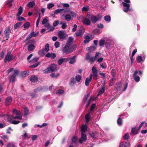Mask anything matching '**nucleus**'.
Segmentation results:
<instances>
[{
    "label": "nucleus",
    "mask_w": 147,
    "mask_h": 147,
    "mask_svg": "<svg viewBox=\"0 0 147 147\" xmlns=\"http://www.w3.org/2000/svg\"><path fill=\"white\" fill-rule=\"evenodd\" d=\"M13 115H15L16 116L14 117L13 115L8 116L7 119L8 121L12 124H17L20 122L19 121H16L14 119H19L20 120L22 119V112L18 111L17 110L14 109L13 111Z\"/></svg>",
    "instance_id": "obj_1"
},
{
    "label": "nucleus",
    "mask_w": 147,
    "mask_h": 147,
    "mask_svg": "<svg viewBox=\"0 0 147 147\" xmlns=\"http://www.w3.org/2000/svg\"><path fill=\"white\" fill-rule=\"evenodd\" d=\"M76 48V46L74 45L70 47V45L66 44L63 48L62 51L63 53L68 54L74 51Z\"/></svg>",
    "instance_id": "obj_2"
},
{
    "label": "nucleus",
    "mask_w": 147,
    "mask_h": 147,
    "mask_svg": "<svg viewBox=\"0 0 147 147\" xmlns=\"http://www.w3.org/2000/svg\"><path fill=\"white\" fill-rule=\"evenodd\" d=\"M57 65L55 64H51L49 67L43 70L44 74H48L55 71L57 70Z\"/></svg>",
    "instance_id": "obj_3"
},
{
    "label": "nucleus",
    "mask_w": 147,
    "mask_h": 147,
    "mask_svg": "<svg viewBox=\"0 0 147 147\" xmlns=\"http://www.w3.org/2000/svg\"><path fill=\"white\" fill-rule=\"evenodd\" d=\"M87 17L90 19V21L94 24L96 23L101 18V17L99 15L96 16L90 15L89 13H88Z\"/></svg>",
    "instance_id": "obj_4"
},
{
    "label": "nucleus",
    "mask_w": 147,
    "mask_h": 147,
    "mask_svg": "<svg viewBox=\"0 0 147 147\" xmlns=\"http://www.w3.org/2000/svg\"><path fill=\"white\" fill-rule=\"evenodd\" d=\"M15 57L11 54V52L8 51L4 59V62H10L14 59Z\"/></svg>",
    "instance_id": "obj_5"
},
{
    "label": "nucleus",
    "mask_w": 147,
    "mask_h": 147,
    "mask_svg": "<svg viewBox=\"0 0 147 147\" xmlns=\"http://www.w3.org/2000/svg\"><path fill=\"white\" fill-rule=\"evenodd\" d=\"M122 4L124 6L123 10L124 12H127L129 11H133L132 9H130L129 4L123 2H122Z\"/></svg>",
    "instance_id": "obj_6"
},
{
    "label": "nucleus",
    "mask_w": 147,
    "mask_h": 147,
    "mask_svg": "<svg viewBox=\"0 0 147 147\" xmlns=\"http://www.w3.org/2000/svg\"><path fill=\"white\" fill-rule=\"evenodd\" d=\"M86 59L89 61L90 63L92 64L95 61L94 57L91 56L89 53H88L86 55Z\"/></svg>",
    "instance_id": "obj_7"
},
{
    "label": "nucleus",
    "mask_w": 147,
    "mask_h": 147,
    "mask_svg": "<svg viewBox=\"0 0 147 147\" xmlns=\"http://www.w3.org/2000/svg\"><path fill=\"white\" fill-rule=\"evenodd\" d=\"M58 35L59 37L63 40L65 39L66 37L67 36V34L65 33V31L62 30L59 31Z\"/></svg>",
    "instance_id": "obj_8"
},
{
    "label": "nucleus",
    "mask_w": 147,
    "mask_h": 147,
    "mask_svg": "<svg viewBox=\"0 0 147 147\" xmlns=\"http://www.w3.org/2000/svg\"><path fill=\"white\" fill-rule=\"evenodd\" d=\"M84 31L85 30L84 28H81L78 31L75 32V34L76 35V36H82L84 34Z\"/></svg>",
    "instance_id": "obj_9"
},
{
    "label": "nucleus",
    "mask_w": 147,
    "mask_h": 147,
    "mask_svg": "<svg viewBox=\"0 0 147 147\" xmlns=\"http://www.w3.org/2000/svg\"><path fill=\"white\" fill-rule=\"evenodd\" d=\"M87 140L86 135L85 133H81V137L79 140V142L82 144Z\"/></svg>",
    "instance_id": "obj_10"
},
{
    "label": "nucleus",
    "mask_w": 147,
    "mask_h": 147,
    "mask_svg": "<svg viewBox=\"0 0 147 147\" xmlns=\"http://www.w3.org/2000/svg\"><path fill=\"white\" fill-rule=\"evenodd\" d=\"M12 100V98L11 97H8L5 100V105L6 106L9 105Z\"/></svg>",
    "instance_id": "obj_11"
},
{
    "label": "nucleus",
    "mask_w": 147,
    "mask_h": 147,
    "mask_svg": "<svg viewBox=\"0 0 147 147\" xmlns=\"http://www.w3.org/2000/svg\"><path fill=\"white\" fill-rule=\"evenodd\" d=\"M138 73V71H136L133 75V77L134 78V80L136 82H139L140 79L139 76L137 75Z\"/></svg>",
    "instance_id": "obj_12"
},
{
    "label": "nucleus",
    "mask_w": 147,
    "mask_h": 147,
    "mask_svg": "<svg viewBox=\"0 0 147 147\" xmlns=\"http://www.w3.org/2000/svg\"><path fill=\"white\" fill-rule=\"evenodd\" d=\"M92 75H90L89 78H87L85 81V84L86 86H88L89 83L91 82L92 79Z\"/></svg>",
    "instance_id": "obj_13"
},
{
    "label": "nucleus",
    "mask_w": 147,
    "mask_h": 147,
    "mask_svg": "<svg viewBox=\"0 0 147 147\" xmlns=\"http://www.w3.org/2000/svg\"><path fill=\"white\" fill-rule=\"evenodd\" d=\"M89 19V18L87 17V15L86 16V18L85 19H84L82 21L83 23L84 24L87 26H89V25H90V24H91V22Z\"/></svg>",
    "instance_id": "obj_14"
},
{
    "label": "nucleus",
    "mask_w": 147,
    "mask_h": 147,
    "mask_svg": "<svg viewBox=\"0 0 147 147\" xmlns=\"http://www.w3.org/2000/svg\"><path fill=\"white\" fill-rule=\"evenodd\" d=\"M129 145V142H123L120 143L119 147H127Z\"/></svg>",
    "instance_id": "obj_15"
},
{
    "label": "nucleus",
    "mask_w": 147,
    "mask_h": 147,
    "mask_svg": "<svg viewBox=\"0 0 147 147\" xmlns=\"http://www.w3.org/2000/svg\"><path fill=\"white\" fill-rule=\"evenodd\" d=\"M45 56L48 58H51V59H54L56 57V55L55 53H48L45 55Z\"/></svg>",
    "instance_id": "obj_16"
},
{
    "label": "nucleus",
    "mask_w": 147,
    "mask_h": 147,
    "mask_svg": "<svg viewBox=\"0 0 147 147\" xmlns=\"http://www.w3.org/2000/svg\"><path fill=\"white\" fill-rule=\"evenodd\" d=\"M76 56L72 57H69L70 58V61L69 62V63L70 64H73L76 62Z\"/></svg>",
    "instance_id": "obj_17"
},
{
    "label": "nucleus",
    "mask_w": 147,
    "mask_h": 147,
    "mask_svg": "<svg viewBox=\"0 0 147 147\" xmlns=\"http://www.w3.org/2000/svg\"><path fill=\"white\" fill-rule=\"evenodd\" d=\"M10 32V29L9 27H7L4 31L5 35L7 38H9V35Z\"/></svg>",
    "instance_id": "obj_18"
},
{
    "label": "nucleus",
    "mask_w": 147,
    "mask_h": 147,
    "mask_svg": "<svg viewBox=\"0 0 147 147\" xmlns=\"http://www.w3.org/2000/svg\"><path fill=\"white\" fill-rule=\"evenodd\" d=\"M96 48V45H94L93 46L87 48L86 49V50L89 52H92L94 51Z\"/></svg>",
    "instance_id": "obj_19"
},
{
    "label": "nucleus",
    "mask_w": 147,
    "mask_h": 147,
    "mask_svg": "<svg viewBox=\"0 0 147 147\" xmlns=\"http://www.w3.org/2000/svg\"><path fill=\"white\" fill-rule=\"evenodd\" d=\"M62 16L67 21H70L72 17V16L70 15V14H67L65 15H63Z\"/></svg>",
    "instance_id": "obj_20"
},
{
    "label": "nucleus",
    "mask_w": 147,
    "mask_h": 147,
    "mask_svg": "<svg viewBox=\"0 0 147 147\" xmlns=\"http://www.w3.org/2000/svg\"><path fill=\"white\" fill-rule=\"evenodd\" d=\"M76 83L74 77L71 78L69 82V85L71 86H74V84Z\"/></svg>",
    "instance_id": "obj_21"
},
{
    "label": "nucleus",
    "mask_w": 147,
    "mask_h": 147,
    "mask_svg": "<svg viewBox=\"0 0 147 147\" xmlns=\"http://www.w3.org/2000/svg\"><path fill=\"white\" fill-rule=\"evenodd\" d=\"M46 27H47L49 31H52L54 29L53 27L52 26H50V24H47Z\"/></svg>",
    "instance_id": "obj_22"
},
{
    "label": "nucleus",
    "mask_w": 147,
    "mask_h": 147,
    "mask_svg": "<svg viewBox=\"0 0 147 147\" xmlns=\"http://www.w3.org/2000/svg\"><path fill=\"white\" fill-rule=\"evenodd\" d=\"M67 14H70V15L72 16V17H76V13L69 9H68Z\"/></svg>",
    "instance_id": "obj_23"
},
{
    "label": "nucleus",
    "mask_w": 147,
    "mask_h": 147,
    "mask_svg": "<svg viewBox=\"0 0 147 147\" xmlns=\"http://www.w3.org/2000/svg\"><path fill=\"white\" fill-rule=\"evenodd\" d=\"M87 126L86 125H83L82 127L81 130V133H85V132L87 130Z\"/></svg>",
    "instance_id": "obj_24"
},
{
    "label": "nucleus",
    "mask_w": 147,
    "mask_h": 147,
    "mask_svg": "<svg viewBox=\"0 0 147 147\" xmlns=\"http://www.w3.org/2000/svg\"><path fill=\"white\" fill-rule=\"evenodd\" d=\"M47 17H46L44 18L42 21V25H44L46 27V25L47 24H49L48 22V20L47 19Z\"/></svg>",
    "instance_id": "obj_25"
},
{
    "label": "nucleus",
    "mask_w": 147,
    "mask_h": 147,
    "mask_svg": "<svg viewBox=\"0 0 147 147\" xmlns=\"http://www.w3.org/2000/svg\"><path fill=\"white\" fill-rule=\"evenodd\" d=\"M105 90V85L102 87L101 89L99 91L98 94H97V96H99L100 94H102L104 92Z\"/></svg>",
    "instance_id": "obj_26"
},
{
    "label": "nucleus",
    "mask_w": 147,
    "mask_h": 147,
    "mask_svg": "<svg viewBox=\"0 0 147 147\" xmlns=\"http://www.w3.org/2000/svg\"><path fill=\"white\" fill-rule=\"evenodd\" d=\"M22 23L21 22H18L16 23L14 26V28L15 29H18L22 25Z\"/></svg>",
    "instance_id": "obj_27"
},
{
    "label": "nucleus",
    "mask_w": 147,
    "mask_h": 147,
    "mask_svg": "<svg viewBox=\"0 0 147 147\" xmlns=\"http://www.w3.org/2000/svg\"><path fill=\"white\" fill-rule=\"evenodd\" d=\"M23 10L21 6H20L18 10V12L17 14V16H19L23 12Z\"/></svg>",
    "instance_id": "obj_28"
},
{
    "label": "nucleus",
    "mask_w": 147,
    "mask_h": 147,
    "mask_svg": "<svg viewBox=\"0 0 147 147\" xmlns=\"http://www.w3.org/2000/svg\"><path fill=\"white\" fill-rule=\"evenodd\" d=\"M35 48V46L33 44H31L28 45V49L29 51H32Z\"/></svg>",
    "instance_id": "obj_29"
},
{
    "label": "nucleus",
    "mask_w": 147,
    "mask_h": 147,
    "mask_svg": "<svg viewBox=\"0 0 147 147\" xmlns=\"http://www.w3.org/2000/svg\"><path fill=\"white\" fill-rule=\"evenodd\" d=\"M37 77L35 76H32L30 78V80L32 82L37 81Z\"/></svg>",
    "instance_id": "obj_30"
},
{
    "label": "nucleus",
    "mask_w": 147,
    "mask_h": 147,
    "mask_svg": "<svg viewBox=\"0 0 147 147\" xmlns=\"http://www.w3.org/2000/svg\"><path fill=\"white\" fill-rule=\"evenodd\" d=\"M74 39L72 37H69L67 40L66 44L70 45L71 44L72 42L73 41Z\"/></svg>",
    "instance_id": "obj_31"
},
{
    "label": "nucleus",
    "mask_w": 147,
    "mask_h": 147,
    "mask_svg": "<svg viewBox=\"0 0 147 147\" xmlns=\"http://www.w3.org/2000/svg\"><path fill=\"white\" fill-rule=\"evenodd\" d=\"M27 5L30 8L32 7L35 6V3L34 1L30 2L27 4Z\"/></svg>",
    "instance_id": "obj_32"
},
{
    "label": "nucleus",
    "mask_w": 147,
    "mask_h": 147,
    "mask_svg": "<svg viewBox=\"0 0 147 147\" xmlns=\"http://www.w3.org/2000/svg\"><path fill=\"white\" fill-rule=\"evenodd\" d=\"M104 19L105 21L108 22H110L111 20V17L109 15H107L105 16L104 18Z\"/></svg>",
    "instance_id": "obj_33"
},
{
    "label": "nucleus",
    "mask_w": 147,
    "mask_h": 147,
    "mask_svg": "<svg viewBox=\"0 0 147 147\" xmlns=\"http://www.w3.org/2000/svg\"><path fill=\"white\" fill-rule=\"evenodd\" d=\"M85 40H84V43L86 44L88 43L90 40V37L88 36H86L85 37Z\"/></svg>",
    "instance_id": "obj_34"
},
{
    "label": "nucleus",
    "mask_w": 147,
    "mask_h": 147,
    "mask_svg": "<svg viewBox=\"0 0 147 147\" xmlns=\"http://www.w3.org/2000/svg\"><path fill=\"white\" fill-rule=\"evenodd\" d=\"M15 76L14 75H11L10 76V82H13L15 80Z\"/></svg>",
    "instance_id": "obj_35"
},
{
    "label": "nucleus",
    "mask_w": 147,
    "mask_h": 147,
    "mask_svg": "<svg viewBox=\"0 0 147 147\" xmlns=\"http://www.w3.org/2000/svg\"><path fill=\"white\" fill-rule=\"evenodd\" d=\"M92 74H90L92 75V77H93L94 80H96L98 77V72L92 73Z\"/></svg>",
    "instance_id": "obj_36"
},
{
    "label": "nucleus",
    "mask_w": 147,
    "mask_h": 147,
    "mask_svg": "<svg viewBox=\"0 0 147 147\" xmlns=\"http://www.w3.org/2000/svg\"><path fill=\"white\" fill-rule=\"evenodd\" d=\"M40 63V62H38L36 63L33 65H30V67L31 68H34L38 66V65H39Z\"/></svg>",
    "instance_id": "obj_37"
},
{
    "label": "nucleus",
    "mask_w": 147,
    "mask_h": 147,
    "mask_svg": "<svg viewBox=\"0 0 147 147\" xmlns=\"http://www.w3.org/2000/svg\"><path fill=\"white\" fill-rule=\"evenodd\" d=\"M90 118V114L89 113L86 114L85 116V119L87 123H88Z\"/></svg>",
    "instance_id": "obj_38"
},
{
    "label": "nucleus",
    "mask_w": 147,
    "mask_h": 147,
    "mask_svg": "<svg viewBox=\"0 0 147 147\" xmlns=\"http://www.w3.org/2000/svg\"><path fill=\"white\" fill-rule=\"evenodd\" d=\"M105 40L101 39L99 42V45L100 46H102L104 45L105 42Z\"/></svg>",
    "instance_id": "obj_39"
},
{
    "label": "nucleus",
    "mask_w": 147,
    "mask_h": 147,
    "mask_svg": "<svg viewBox=\"0 0 147 147\" xmlns=\"http://www.w3.org/2000/svg\"><path fill=\"white\" fill-rule=\"evenodd\" d=\"M29 75V71H24L22 73V77H24L28 76Z\"/></svg>",
    "instance_id": "obj_40"
},
{
    "label": "nucleus",
    "mask_w": 147,
    "mask_h": 147,
    "mask_svg": "<svg viewBox=\"0 0 147 147\" xmlns=\"http://www.w3.org/2000/svg\"><path fill=\"white\" fill-rule=\"evenodd\" d=\"M6 147H16L15 144L12 142L8 143Z\"/></svg>",
    "instance_id": "obj_41"
},
{
    "label": "nucleus",
    "mask_w": 147,
    "mask_h": 147,
    "mask_svg": "<svg viewBox=\"0 0 147 147\" xmlns=\"http://www.w3.org/2000/svg\"><path fill=\"white\" fill-rule=\"evenodd\" d=\"M93 32L94 33L96 34H98L100 33V30L97 28L94 29Z\"/></svg>",
    "instance_id": "obj_42"
},
{
    "label": "nucleus",
    "mask_w": 147,
    "mask_h": 147,
    "mask_svg": "<svg viewBox=\"0 0 147 147\" xmlns=\"http://www.w3.org/2000/svg\"><path fill=\"white\" fill-rule=\"evenodd\" d=\"M63 62H64L63 58H60L58 61V63L59 65H60L62 64Z\"/></svg>",
    "instance_id": "obj_43"
},
{
    "label": "nucleus",
    "mask_w": 147,
    "mask_h": 147,
    "mask_svg": "<svg viewBox=\"0 0 147 147\" xmlns=\"http://www.w3.org/2000/svg\"><path fill=\"white\" fill-rule=\"evenodd\" d=\"M54 6V4L52 3L48 4L47 5V7L48 9L51 8Z\"/></svg>",
    "instance_id": "obj_44"
},
{
    "label": "nucleus",
    "mask_w": 147,
    "mask_h": 147,
    "mask_svg": "<svg viewBox=\"0 0 147 147\" xmlns=\"http://www.w3.org/2000/svg\"><path fill=\"white\" fill-rule=\"evenodd\" d=\"M118 124L119 125H121L122 124V120L121 117H119L117 121Z\"/></svg>",
    "instance_id": "obj_45"
},
{
    "label": "nucleus",
    "mask_w": 147,
    "mask_h": 147,
    "mask_svg": "<svg viewBox=\"0 0 147 147\" xmlns=\"http://www.w3.org/2000/svg\"><path fill=\"white\" fill-rule=\"evenodd\" d=\"M121 84L120 82H118L115 86V87L116 88V89L118 90L119 88H121Z\"/></svg>",
    "instance_id": "obj_46"
},
{
    "label": "nucleus",
    "mask_w": 147,
    "mask_h": 147,
    "mask_svg": "<svg viewBox=\"0 0 147 147\" xmlns=\"http://www.w3.org/2000/svg\"><path fill=\"white\" fill-rule=\"evenodd\" d=\"M100 67L102 69H105L107 68V65L105 63H103L100 64Z\"/></svg>",
    "instance_id": "obj_47"
},
{
    "label": "nucleus",
    "mask_w": 147,
    "mask_h": 147,
    "mask_svg": "<svg viewBox=\"0 0 147 147\" xmlns=\"http://www.w3.org/2000/svg\"><path fill=\"white\" fill-rule=\"evenodd\" d=\"M131 131L132 133L134 135L138 133L137 131L136 128L135 127L133 128L132 129Z\"/></svg>",
    "instance_id": "obj_48"
},
{
    "label": "nucleus",
    "mask_w": 147,
    "mask_h": 147,
    "mask_svg": "<svg viewBox=\"0 0 147 147\" xmlns=\"http://www.w3.org/2000/svg\"><path fill=\"white\" fill-rule=\"evenodd\" d=\"M30 24L28 22H27L24 24V27L25 28H28L30 27Z\"/></svg>",
    "instance_id": "obj_49"
},
{
    "label": "nucleus",
    "mask_w": 147,
    "mask_h": 147,
    "mask_svg": "<svg viewBox=\"0 0 147 147\" xmlns=\"http://www.w3.org/2000/svg\"><path fill=\"white\" fill-rule=\"evenodd\" d=\"M81 79V76L78 75L76 77V81L78 82H79L80 81Z\"/></svg>",
    "instance_id": "obj_50"
},
{
    "label": "nucleus",
    "mask_w": 147,
    "mask_h": 147,
    "mask_svg": "<svg viewBox=\"0 0 147 147\" xmlns=\"http://www.w3.org/2000/svg\"><path fill=\"white\" fill-rule=\"evenodd\" d=\"M1 138L7 141L8 140V138L7 135H4L1 136Z\"/></svg>",
    "instance_id": "obj_51"
},
{
    "label": "nucleus",
    "mask_w": 147,
    "mask_h": 147,
    "mask_svg": "<svg viewBox=\"0 0 147 147\" xmlns=\"http://www.w3.org/2000/svg\"><path fill=\"white\" fill-rule=\"evenodd\" d=\"M24 115H26L28 114L29 110L26 107H24Z\"/></svg>",
    "instance_id": "obj_52"
},
{
    "label": "nucleus",
    "mask_w": 147,
    "mask_h": 147,
    "mask_svg": "<svg viewBox=\"0 0 147 147\" xmlns=\"http://www.w3.org/2000/svg\"><path fill=\"white\" fill-rule=\"evenodd\" d=\"M92 73L98 72V70L95 66H93L92 69Z\"/></svg>",
    "instance_id": "obj_53"
},
{
    "label": "nucleus",
    "mask_w": 147,
    "mask_h": 147,
    "mask_svg": "<svg viewBox=\"0 0 147 147\" xmlns=\"http://www.w3.org/2000/svg\"><path fill=\"white\" fill-rule=\"evenodd\" d=\"M62 9H58L57 10H56L55 11L54 13L55 14H57L58 13H60L61 14H62L61 13V10Z\"/></svg>",
    "instance_id": "obj_54"
},
{
    "label": "nucleus",
    "mask_w": 147,
    "mask_h": 147,
    "mask_svg": "<svg viewBox=\"0 0 147 147\" xmlns=\"http://www.w3.org/2000/svg\"><path fill=\"white\" fill-rule=\"evenodd\" d=\"M89 9V7L88 6H84L82 8V11H88Z\"/></svg>",
    "instance_id": "obj_55"
},
{
    "label": "nucleus",
    "mask_w": 147,
    "mask_h": 147,
    "mask_svg": "<svg viewBox=\"0 0 147 147\" xmlns=\"http://www.w3.org/2000/svg\"><path fill=\"white\" fill-rule=\"evenodd\" d=\"M45 51L47 52L49 51V45L48 44H47L46 45L45 47Z\"/></svg>",
    "instance_id": "obj_56"
},
{
    "label": "nucleus",
    "mask_w": 147,
    "mask_h": 147,
    "mask_svg": "<svg viewBox=\"0 0 147 147\" xmlns=\"http://www.w3.org/2000/svg\"><path fill=\"white\" fill-rule=\"evenodd\" d=\"M50 76L52 78H57L58 76H59V74L56 75L55 73H53L51 74Z\"/></svg>",
    "instance_id": "obj_57"
},
{
    "label": "nucleus",
    "mask_w": 147,
    "mask_h": 147,
    "mask_svg": "<svg viewBox=\"0 0 147 147\" xmlns=\"http://www.w3.org/2000/svg\"><path fill=\"white\" fill-rule=\"evenodd\" d=\"M59 24V21L57 20L55 21L53 23V27H56Z\"/></svg>",
    "instance_id": "obj_58"
},
{
    "label": "nucleus",
    "mask_w": 147,
    "mask_h": 147,
    "mask_svg": "<svg viewBox=\"0 0 147 147\" xmlns=\"http://www.w3.org/2000/svg\"><path fill=\"white\" fill-rule=\"evenodd\" d=\"M64 93L63 90H58V92H57V94H61Z\"/></svg>",
    "instance_id": "obj_59"
},
{
    "label": "nucleus",
    "mask_w": 147,
    "mask_h": 147,
    "mask_svg": "<svg viewBox=\"0 0 147 147\" xmlns=\"http://www.w3.org/2000/svg\"><path fill=\"white\" fill-rule=\"evenodd\" d=\"M22 139L24 140L25 139H28V137L27 134L26 133L22 135Z\"/></svg>",
    "instance_id": "obj_60"
},
{
    "label": "nucleus",
    "mask_w": 147,
    "mask_h": 147,
    "mask_svg": "<svg viewBox=\"0 0 147 147\" xmlns=\"http://www.w3.org/2000/svg\"><path fill=\"white\" fill-rule=\"evenodd\" d=\"M137 60L138 63H140L142 60V57L141 56H138L137 58Z\"/></svg>",
    "instance_id": "obj_61"
},
{
    "label": "nucleus",
    "mask_w": 147,
    "mask_h": 147,
    "mask_svg": "<svg viewBox=\"0 0 147 147\" xmlns=\"http://www.w3.org/2000/svg\"><path fill=\"white\" fill-rule=\"evenodd\" d=\"M42 89V88L41 87H38L36 89H35L34 90V91L35 92H39Z\"/></svg>",
    "instance_id": "obj_62"
},
{
    "label": "nucleus",
    "mask_w": 147,
    "mask_h": 147,
    "mask_svg": "<svg viewBox=\"0 0 147 147\" xmlns=\"http://www.w3.org/2000/svg\"><path fill=\"white\" fill-rule=\"evenodd\" d=\"M45 50L44 49H42L39 51L38 53L40 55H43L45 53Z\"/></svg>",
    "instance_id": "obj_63"
},
{
    "label": "nucleus",
    "mask_w": 147,
    "mask_h": 147,
    "mask_svg": "<svg viewBox=\"0 0 147 147\" xmlns=\"http://www.w3.org/2000/svg\"><path fill=\"white\" fill-rule=\"evenodd\" d=\"M13 0H9L7 1V4L11 7L12 5V2Z\"/></svg>",
    "instance_id": "obj_64"
}]
</instances>
